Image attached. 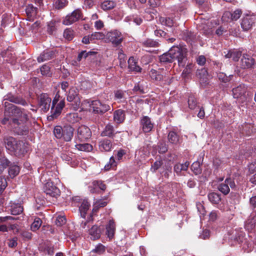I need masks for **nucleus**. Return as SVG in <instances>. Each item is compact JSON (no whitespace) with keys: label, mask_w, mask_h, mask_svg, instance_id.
Wrapping results in <instances>:
<instances>
[{"label":"nucleus","mask_w":256,"mask_h":256,"mask_svg":"<svg viewBox=\"0 0 256 256\" xmlns=\"http://www.w3.org/2000/svg\"><path fill=\"white\" fill-rule=\"evenodd\" d=\"M4 118L2 120V124L9 122L18 134H26L28 127L26 123L28 120V111L8 102H4Z\"/></svg>","instance_id":"nucleus-1"},{"label":"nucleus","mask_w":256,"mask_h":256,"mask_svg":"<svg viewBox=\"0 0 256 256\" xmlns=\"http://www.w3.org/2000/svg\"><path fill=\"white\" fill-rule=\"evenodd\" d=\"M4 142L6 149L17 156H23L27 152L25 144L14 137L4 138Z\"/></svg>","instance_id":"nucleus-2"},{"label":"nucleus","mask_w":256,"mask_h":256,"mask_svg":"<svg viewBox=\"0 0 256 256\" xmlns=\"http://www.w3.org/2000/svg\"><path fill=\"white\" fill-rule=\"evenodd\" d=\"M187 49L181 45L174 46L170 48V54L172 60H177L180 66L184 67L187 61Z\"/></svg>","instance_id":"nucleus-3"},{"label":"nucleus","mask_w":256,"mask_h":256,"mask_svg":"<svg viewBox=\"0 0 256 256\" xmlns=\"http://www.w3.org/2000/svg\"><path fill=\"white\" fill-rule=\"evenodd\" d=\"M76 136L80 142H85L91 138L92 132L88 127L82 125L77 130Z\"/></svg>","instance_id":"nucleus-4"},{"label":"nucleus","mask_w":256,"mask_h":256,"mask_svg":"<svg viewBox=\"0 0 256 256\" xmlns=\"http://www.w3.org/2000/svg\"><path fill=\"white\" fill-rule=\"evenodd\" d=\"M93 112L96 114H102L110 110V106L106 104H102L98 100L91 101L90 104Z\"/></svg>","instance_id":"nucleus-5"},{"label":"nucleus","mask_w":256,"mask_h":256,"mask_svg":"<svg viewBox=\"0 0 256 256\" xmlns=\"http://www.w3.org/2000/svg\"><path fill=\"white\" fill-rule=\"evenodd\" d=\"M51 102V98L46 94H42L38 98V106L42 111L46 112L50 109Z\"/></svg>","instance_id":"nucleus-6"},{"label":"nucleus","mask_w":256,"mask_h":256,"mask_svg":"<svg viewBox=\"0 0 256 256\" xmlns=\"http://www.w3.org/2000/svg\"><path fill=\"white\" fill-rule=\"evenodd\" d=\"M44 190L46 195L52 197H56L60 194V190L49 180L44 184Z\"/></svg>","instance_id":"nucleus-7"},{"label":"nucleus","mask_w":256,"mask_h":256,"mask_svg":"<svg viewBox=\"0 0 256 256\" xmlns=\"http://www.w3.org/2000/svg\"><path fill=\"white\" fill-rule=\"evenodd\" d=\"M106 38L113 44L118 46L122 42L123 36L120 32L114 30L107 33Z\"/></svg>","instance_id":"nucleus-8"},{"label":"nucleus","mask_w":256,"mask_h":256,"mask_svg":"<svg viewBox=\"0 0 256 256\" xmlns=\"http://www.w3.org/2000/svg\"><path fill=\"white\" fill-rule=\"evenodd\" d=\"M82 16L81 11L78 10H76L70 14L67 15L64 20L62 23L65 25H70L78 20Z\"/></svg>","instance_id":"nucleus-9"},{"label":"nucleus","mask_w":256,"mask_h":256,"mask_svg":"<svg viewBox=\"0 0 256 256\" xmlns=\"http://www.w3.org/2000/svg\"><path fill=\"white\" fill-rule=\"evenodd\" d=\"M255 17L251 15H246L241 20L240 26L244 31L250 30L255 24Z\"/></svg>","instance_id":"nucleus-10"},{"label":"nucleus","mask_w":256,"mask_h":256,"mask_svg":"<svg viewBox=\"0 0 256 256\" xmlns=\"http://www.w3.org/2000/svg\"><path fill=\"white\" fill-rule=\"evenodd\" d=\"M67 100L70 102H74L76 106H79L80 100L78 96V90L75 87L71 88L67 95Z\"/></svg>","instance_id":"nucleus-11"},{"label":"nucleus","mask_w":256,"mask_h":256,"mask_svg":"<svg viewBox=\"0 0 256 256\" xmlns=\"http://www.w3.org/2000/svg\"><path fill=\"white\" fill-rule=\"evenodd\" d=\"M65 106L64 100H62L56 105V107L52 106L50 110V115L48 116V119L50 120H52L56 118L61 113L62 110Z\"/></svg>","instance_id":"nucleus-12"},{"label":"nucleus","mask_w":256,"mask_h":256,"mask_svg":"<svg viewBox=\"0 0 256 256\" xmlns=\"http://www.w3.org/2000/svg\"><path fill=\"white\" fill-rule=\"evenodd\" d=\"M242 14V11L240 9H236L232 12H226L223 14L222 20L224 21L236 20Z\"/></svg>","instance_id":"nucleus-13"},{"label":"nucleus","mask_w":256,"mask_h":256,"mask_svg":"<svg viewBox=\"0 0 256 256\" xmlns=\"http://www.w3.org/2000/svg\"><path fill=\"white\" fill-rule=\"evenodd\" d=\"M255 63V60L250 55L243 54L240 60V66L242 68H251Z\"/></svg>","instance_id":"nucleus-14"},{"label":"nucleus","mask_w":256,"mask_h":256,"mask_svg":"<svg viewBox=\"0 0 256 256\" xmlns=\"http://www.w3.org/2000/svg\"><path fill=\"white\" fill-rule=\"evenodd\" d=\"M140 124L144 132H150L154 127V124L152 122L150 118L148 116H143L142 118Z\"/></svg>","instance_id":"nucleus-15"},{"label":"nucleus","mask_w":256,"mask_h":256,"mask_svg":"<svg viewBox=\"0 0 256 256\" xmlns=\"http://www.w3.org/2000/svg\"><path fill=\"white\" fill-rule=\"evenodd\" d=\"M106 186L100 180H94L88 186L89 191L91 193H98L100 190H104Z\"/></svg>","instance_id":"nucleus-16"},{"label":"nucleus","mask_w":256,"mask_h":256,"mask_svg":"<svg viewBox=\"0 0 256 256\" xmlns=\"http://www.w3.org/2000/svg\"><path fill=\"white\" fill-rule=\"evenodd\" d=\"M112 148V144L110 140L104 138L99 140L98 148L101 152H110Z\"/></svg>","instance_id":"nucleus-17"},{"label":"nucleus","mask_w":256,"mask_h":256,"mask_svg":"<svg viewBox=\"0 0 256 256\" xmlns=\"http://www.w3.org/2000/svg\"><path fill=\"white\" fill-rule=\"evenodd\" d=\"M247 90V87L244 84H240L232 90L233 97L234 98H240L244 96Z\"/></svg>","instance_id":"nucleus-18"},{"label":"nucleus","mask_w":256,"mask_h":256,"mask_svg":"<svg viewBox=\"0 0 256 256\" xmlns=\"http://www.w3.org/2000/svg\"><path fill=\"white\" fill-rule=\"evenodd\" d=\"M6 100L22 106L27 105V102L24 100L20 97L16 96L10 93L7 94L4 96V100Z\"/></svg>","instance_id":"nucleus-19"},{"label":"nucleus","mask_w":256,"mask_h":256,"mask_svg":"<svg viewBox=\"0 0 256 256\" xmlns=\"http://www.w3.org/2000/svg\"><path fill=\"white\" fill-rule=\"evenodd\" d=\"M74 128L70 126H66L63 128L62 138L66 142L72 140L74 136Z\"/></svg>","instance_id":"nucleus-20"},{"label":"nucleus","mask_w":256,"mask_h":256,"mask_svg":"<svg viewBox=\"0 0 256 256\" xmlns=\"http://www.w3.org/2000/svg\"><path fill=\"white\" fill-rule=\"evenodd\" d=\"M126 118V112L124 110L118 109L114 112L113 119L118 124L122 123Z\"/></svg>","instance_id":"nucleus-21"},{"label":"nucleus","mask_w":256,"mask_h":256,"mask_svg":"<svg viewBox=\"0 0 256 256\" xmlns=\"http://www.w3.org/2000/svg\"><path fill=\"white\" fill-rule=\"evenodd\" d=\"M106 234L110 240H112L114 236L116 225L113 220H110L106 227Z\"/></svg>","instance_id":"nucleus-22"},{"label":"nucleus","mask_w":256,"mask_h":256,"mask_svg":"<svg viewBox=\"0 0 256 256\" xmlns=\"http://www.w3.org/2000/svg\"><path fill=\"white\" fill-rule=\"evenodd\" d=\"M90 238L94 240L100 238L101 235L100 229L97 226H93L88 230Z\"/></svg>","instance_id":"nucleus-23"},{"label":"nucleus","mask_w":256,"mask_h":256,"mask_svg":"<svg viewBox=\"0 0 256 256\" xmlns=\"http://www.w3.org/2000/svg\"><path fill=\"white\" fill-rule=\"evenodd\" d=\"M116 133L117 132H114V126L110 124H108L106 126L104 130L101 132L100 135L102 136H108L113 138Z\"/></svg>","instance_id":"nucleus-24"},{"label":"nucleus","mask_w":256,"mask_h":256,"mask_svg":"<svg viewBox=\"0 0 256 256\" xmlns=\"http://www.w3.org/2000/svg\"><path fill=\"white\" fill-rule=\"evenodd\" d=\"M90 204L87 200H83L79 206V211L82 218H85L87 211L89 210Z\"/></svg>","instance_id":"nucleus-25"},{"label":"nucleus","mask_w":256,"mask_h":256,"mask_svg":"<svg viewBox=\"0 0 256 256\" xmlns=\"http://www.w3.org/2000/svg\"><path fill=\"white\" fill-rule=\"evenodd\" d=\"M256 224V214L250 215L249 218L246 221L245 228L248 231L252 230Z\"/></svg>","instance_id":"nucleus-26"},{"label":"nucleus","mask_w":256,"mask_h":256,"mask_svg":"<svg viewBox=\"0 0 256 256\" xmlns=\"http://www.w3.org/2000/svg\"><path fill=\"white\" fill-rule=\"evenodd\" d=\"M59 20H52L48 23L47 32L50 34H54L56 32Z\"/></svg>","instance_id":"nucleus-27"},{"label":"nucleus","mask_w":256,"mask_h":256,"mask_svg":"<svg viewBox=\"0 0 256 256\" xmlns=\"http://www.w3.org/2000/svg\"><path fill=\"white\" fill-rule=\"evenodd\" d=\"M54 52L52 50L44 51L38 58V61L39 62H41L49 60L54 57Z\"/></svg>","instance_id":"nucleus-28"},{"label":"nucleus","mask_w":256,"mask_h":256,"mask_svg":"<svg viewBox=\"0 0 256 256\" xmlns=\"http://www.w3.org/2000/svg\"><path fill=\"white\" fill-rule=\"evenodd\" d=\"M182 38L188 42H191L194 40L196 36L193 32L188 30H184L181 34Z\"/></svg>","instance_id":"nucleus-29"},{"label":"nucleus","mask_w":256,"mask_h":256,"mask_svg":"<svg viewBox=\"0 0 256 256\" xmlns=\"http://www.w3.org/2000/svg\"><path fill=\"white\" fill-rule=\"evenodd\" d=\"M190 162H186L184 164H177L174 166V172L180 175L182 171H186L189 166Z\"/></svg>","instance_id":"nucleus-30"},{"label":"nucleus","mask_w":256,"mask_h":256,"mask_svg":"<svg viewBox=\"0 0 256 256\" xmlns=\"http://www.w3.org/2000/svg\"><path fill=\"white\" fill-rule=\"evenodd\" d=\"M241 56V52L236 50H232L228 51L225 56L226 58H232L233 60L236 62L238 61Z\"/></svg>","instance_id":"nucleus-31"},{"label":"nucleus","mask_w":256,"mask_h":256,"mask_svg":"<svg viewBox=\"0 0 256 256\" xmlns=\"http://www.w3.org/2000/svg\"><path fill=\"white\" fill-rule=\"evenodd\" d=\"M128 68L132 71L140 72L142 68L137 65V62L134 58L131 56L128 60Z\"/></svg>","instance_id":"nucleus-32"},{"label":"nucleus","mask_w":256,"mask_h":256,"mask_svg":"<svg viewBox=\"0 0 256 256\" xmlns=\"http://www.w3.org/2000/svg\"><path fill=\"white\" fill-rule=\"evenodd\" d=\"M107 204V202L102 200H99L96 202L94 204V208L92 210V216L96 214V213L98 212L99 209L101 208H103L106 206Z\"/></svg>","instance_id":"nucleus-33"},{"label":"nucleus","mask_w":256,"mask_h":256,"mask_svg":"<svg viewBox=\"0 0 256 256\" xmlns=\"http://www.w3.org/2000/svg\"><path fill=\"white\" fill-rule=\"evenodd\" d=\"M168 142L172 144H176L179 142V136L175 132H170L168 136Z\"/></svg>","instance_id":"nucleus-34"},{"label":"nucleus","mask_w":256,"mask_h":256,"mask_svg":"<svg viewBox=\"0 0 256 256\" xmlns=\"http://www.w3.org/2000/svg\"><path fill=\"white\" fill-rule=\"evenodd\" d=\"M209 200L214 204H218L221 201L220 194L216 192H211L208 196Z\"/></svg>","instance_id":"nucleus-35"},{"label":"nucleus","mask_w":256,"mask_h":256,"mask_svg":"<svg viewBox=\"0 0 256 256\" xmlns=\"http://www.w3.org/2000/svg\"><path fill=\"white\" fill-rule=\"evenodd\" d=\"M149 74L151 78L156 81H160L163 79V76L160 70L157 71L152 69L150 72Z\"/></svg>","instance_id":"nucleus-36"},{"label":"nucleus","mask_w":256,"mask_h":256,"mask_svg":"<svg viewBox=\"0 0 256 256\" xmlns=\"http://www.w3.org/2000/svg\"><path fill=\"white\" fill-rule=\"evenodd\" d=\"M194 67L193 64L190 62L188 63L186 67L184 70L182 74V76L184 78H188L190 77V74L192 72V68Z\"/></svg>","instance_id":"nucleus-37"},{"label":"nucleus","mask_w":256,"mask_h":256,"mask_svg":"<svg viewBox=\"0 0 256 256\" xmlns=\"http://www.w3.org/2000/svg\"><path fill=\"white\" fill-rule=\"evenodd\" d=\"M26 12L28 17L34 16L37 14V8L34 7L32 4H29L26 8Z\"/></svg>","instance_id":"nucleus-38"},{"label":"nucleus","mask_w":256,"mask_h":256,"mask_svg":"<svg viewBox=\"0 0 256 256\" xmlns=\"http://www.w3.org/2000/svg\"><path fill=\"white\" fill-rule=\"evenodd\" d=\"M11 214L12 215H18L23 211V208L19 204H13L11 206Z\"/></svg>","instance_id":"nucleus-39"},{"label":"nucleus","mask_w":256,"mask_h":256,"mask_svg":"<svg viewBox=\"0 0 256 256\" xmlns=\"http://www.w3.org/2000/svg\"><path fill=\"white\" fill-rule=\"evenodd\" d=\"M20 167L16 165L12 166L8 170V174L10 178H14L20 172Z\"/></svg>","instance_id":"nucleus-40"},{"label":"nucleus","mask_w":256,"mask_h":256,"mask_svg":"<svg viewBox=\"0 0 256 256\" xmlns=\"http://www.w3.org/2000/svg\"><path fill=\"white\" fill-rule=\"evenodd\" d=\"M10 162L4 156L0 158V174L10 164Z\"/></svg>","instance_id":"nucleus-41"},{"label":"nucleus","mask_w":256,"mask_h":256,"mask_svg":"<svg viewBox=\"0 0 256 256\" xmlns=\"http://www.w3.org/2000/svg\"><path fill=\"white\" fill-rule=\"evenodd\" d=\"M160 60L161 62H173L172 56L170 54V50L168 52L164 53L160 56Z\"/></svg>","instance_id":"nucleus-42"},{"label":"nucleus","mask_w":256,"mask_h":256,"mask_svg":"<svg viewBox=\"0 0 256 256\" xmlns=\"http://www.w3.org/2000/svg\"><path fill=\"white\" fill-rule=\"evenodd\" d=\"M115 6V3L112 0H106L101 4V8L104 10H108Z\"/></svg>","instance_id":"nucleus-43"},{"label":"nucleus","mask_w":256,"mask_h":256,"mask_svg":"<svg viewBox=\"0 0 256 256\" xmlns=\"http://www.w3.org/2000/svg\"><path fill=\"white\" fill-rule=\"evenodd\" d=\"M68 2L67 0H54V6L57 10L62 9L67 5Z\"/></svg>","instance_id":"nucleus-44"},{"label":"nucleus","mask_w":256,"mask_h":256,"mask_svg":"<svg viewBox=\"0 0 256 256\" xmlns=\"http://www.w3.org/2000/svg\"><path fill=\"white\" fill-rule=\"evenodd\" d=\"M191 169L196 175L201 174L202 169L200 167V162L196 161L193 162L191 166Z\"/></svg>","instance_id":"nucleus-45"},{"label":"nucleus","mask_w":256,"mask_h":256,"mask_svg":"<svg viewBox=\"0 0 256 256\" xmlns=\"http://www.w3.org/2000/svg\"><path fill=\"white\" fill-rule=\"evenodd\" d=\"M106 250V247L102 244L99 243L92 250V252L96 253L98 254H104Z\"/></svg>","instance_id":"nucleus-46"},{"label":"nucleus","mask_w":256,"mask_h":256,"mask_svg":"<svg viewBox=\"0 0 256 256\" xmlns=\"http://www.w3.org/2000/svg\"><path fill=\"white\" fill-rule=\"evenodd\" d=\"M142 45L146 47H158L159 45V43L156 40H154L152 39H147L146 40L142 42Z\"/></svg>","instance_id":"nucleus-47"},{"label":"nucleus","mask_w":256,"mask_h":256,"mask_svg":"<svg viewBox=\"0 0 256 256\" xmlns=\"http://www.w3.org/2000/svg\"><path fill=\"white\" fill-rule=\"evenodd\" d=\"M76 148L79 150L89 152L92 150V146L89 144H77Z\"/></svg>","instance_id":"nucleus-48"},{"label":"nucleus","mask_w":256,"mask_h":256,"mask_svg":"<svg viewBox=\"0 0 256 256\" xmlns=\"http://www.w3.org/2000/svg\"><path fill=\"white\" fill-rule=\"evenodd\" d=\"M42 222V220L38 218H34V222L31 225V229L32 231H36L41 226Z\"/></svg>","instance_id":"nucleus-49"},{"label":"nucleus","mask_w":256,"mask_h":256,"mask_svg":"<svg viewBox=\"0 0 256 256\" xmlns=\"http://www.w3.org/2000/svg\"><path fill=\"white\" fill-rule=\"evenodd\" d=\"M218 189L224 195L228 194L230 190L229 186L225 182L220 184L218 186Z\"/></svg>","instance_id":"nucleus-50"},{"label":"nucleus","mask_w":256,"mask_h":256,"mask_svg":"<svg viewBox=\"0 0 256 256\" xmlns=\"http://www.w3.org/2000/svg\"><path fill=\"white\" fill-rule=\"evenodd\" d=\"M62 131L63 128H62L60 126H57L54 127V136L57 138H61L62 137Z\"/></svg>","instance_id":"nucleus-51"},{"label":"nucleus","mask_w":256,"mask_h":256,"mask_svg":"<svg viewBox=\"0 0 256 256\" xmlns=\"http://www.w3.org/2000/svg\"><path fill=\"white\" fill-rule=\"evenodd\" d=\"M64 36L68 40H72L74 38V32L70 28L66 29L64 32Z\"/></svg>","instance_id":"nucleus-52"},{"label":"nucleus","mask_w":256,"mask_h":256,"mask_svg":"<svg viewBox=\"0 0 256 256\" xmlns=\"http://www.w3.org/2000/svg\"><path fill=\"white\" fill-rule=\"evenodd\" d=\"M66 222V218L64 216H58L56 218L55 223L58 226H60L65 224Z\"/></svg>","instance_id":"nucleus-53"},{"label":"nucleus","mask_w":256,"mask_h":256,"mask_svg":"<svg viewBox=\"0 0 256 256\" xmlns=\"http://www.w3.org/2000/svg\"><path fill=\"white\" fill-rule=\"evenodd\" d=\"M188 104L190 109H194L197 105V102L196 98L194 96H190L188 98Z\"/></svg>","instance_id":"nucleus-54"},{"label":"nucleus","mask_w":256,"mask_h":256,"mask_svg":"<svg viewBox=\"0 0 256 256\" xmlns=\"http://www.w3.org/2000/svg\"><path fill=\"white\" fill-rule=\"evenodd\" d=\"M162 164V160H156L153 164L152 165L150 168V171L152 172H155Z\"/></svg>","instance_id":"nucleus-55"},{"label":"nucleus","mask_w":256,"mask_h":256,"mask_svg":"<svg viewBox=\"0 0 256 256\" xmlns=\"http://www.w3.org/2000/svg\"><path fill=\"white\" fill-rule=\"evenodd\" d=\"M7 186V182L6 179L3 177L0 176V195L2 193Z\"/></svg>","instance_id":"nucleus-56"},{"label":"nucleus","mask_w":256,"mask_h":256,"mask_svg":"<svg viewBox=\"0 0 256 256\" xmlns=\"http://www.w3.org/2000/svg\"><path fill=\"white\" fill-rule=\"evenodd\" d=\"M78 116L76 114L71 113L67 114L66 118L67 121L70 123H74L77 121Z\"/></svg>","instance_id":"nucleus-57"},{"label":"nucleus","mask_w":256,"mask_h":256,"mask_svg":"<svg viewBox=\"0 0 256 256\" xmlns=\"http://www.w3.org/2000/svg\"><path fill=\"white\" fill-rule=\"evenodd\" d=\"M115 160L114 156H112L110 159L109 162L106 164L104 166V169L106 170H109L111 168L114 167L116 166Z\"/></svg>","instance_id":"nucleus-58"},{"label":"nucleus","mask_w":256,"mask_h":256,"mask_svg":"<svg viewBox=\"0 0 256 256\" xmlns=\"http://www.w3.org/2000/svg\"><path fill=\"white\" fill-rule=\"evenodd\" d=\"M40 72L41 74L44 76H50V68L48 66L44 64L40 68Z\"/></svg>","instance_id":"nucleus-59"},{"label":"nucleus","mask_w":256,"mask_h":256,"mask_svg":"<svg viewBox=\"0 0 256 256\" xmlns=\"http://www.w3.org/2000/svg\"><path fill=\"white\" fill-rule=\"evenodd\" d=\"M218 78L219 80L224 82H227L230 80V77L223 72L218 73Z\"/></svg>","instance_id":"nucleus-60"},{"label":"nucleus","mask_w":256,"mask_h":256,"mask_svg":"<svg viewBox=\"0 0 256 256\" xmlns=\"http://www.w3.org/2000/svg\"><path fill=\"white\" fill-rule=\"evenodd\" d=\"M222 164L221 160L218 158H216L213 160V166L214 168V172H217Z\"/></svg>","instance_id":"nucleus-61"},{"label":"nucleus","mask_w":256,"mask_h":256,"mask_svg":"<svg viewBox=\"0 0 256 256\" xmlns=\"http://www.w3.org/2000/svg\"><path fill=\"white\" fill-rule=\"evenodd\" d=\"M92 215L90 214V216L87 218L86 220L85 218H82L80 220V226L81 228H85L88 222L92 220Z\"/></svg>","instance_id":"nucleus-62"},{"label":"nucleus","mask_w":256,"mask_h":256,"mask_svg":"<svg viewBox=\"0 0 256 256\" xmlns=\"http://www.w3.org/2000/svg\"><path fill=\"white\" fill-rule=\"evenodd\" d=\"M17 240L18 238L16 237L10 239L8 242V246L11 248H15L18 244Z\"/></svg>","instance_id":"nucleus-63"},{"label":"nucleus","mask_w":256,"mask_h":256,"mask_svg":"<svg viewBox=\"0 0 256 256\" xmlns=\"http://www.w3.org/2000/svg\"><path fill=\"white\" fill-rule=\"evenodd\" d=\"M126 154V151L122 149H120L116 152V156L118 160H120L122 156Z\"/></svg>","instance_id":"nucleus-64"}]
</instances>
